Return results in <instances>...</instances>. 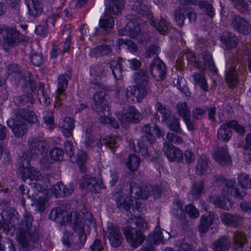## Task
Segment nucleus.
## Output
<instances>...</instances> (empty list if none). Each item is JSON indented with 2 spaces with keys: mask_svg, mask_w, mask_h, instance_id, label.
Returning a JSON list of instances; mask_svg holds the SVG:
<instances>
[{
  "mask_svg": "<svg viewBox=\"0 0 251 251\" xmlns=\"http://www.w3.org/2000/svg\"><path fill=\"white\" fill-rule=\"evenodd\" d=\"M155 108L156 113L154 115V117L158 121L161 119L162 123H164L174 115L172 114L170 107L168 105H164L160 102H156Z\"/></svg>",
  "mask_w": 251,
  "mask_h": 251,
  "instance_id": "17",
  "label": "nucleus"
},
{
  "mask_svg": "<svg viewBox=\"0 0 251 251\" xmlns=\"http://www.w3.org/2000/svg\"><path fill=\"white\" fill-rule=\"evenodd\" d=\"M218 220L214 214L209 213L208 215H202L198 226V231L201 234L207 232L210 226Z\"/></svg>",
  "mask_w": 251,
  "mask_h": 251,
  "instance_id": "20",
  "label": "nucleus"
},
{
  "mask_svg": "<svg viewBox=\"0 0 251 251\" xmlns=\"http://www.w3.org/2000/svg\"><path fill=\"white\" fill-rule=\"evenodd\" d=\"M170 233L164 230L156 229L153 235L149 237L150 242L156 244L164 242L170 238Z\"/></svg>",
  "mask_w": 251,
  "mask_h": 251,
  "instance_id": "36",
  "label": "nucleus"
},
{
  "mask_svg": "<svg viewBox=\"0 0 251 251\" xmlns=\"http://www.w3.org/2000/svg\"><path fill=\"white\" fill-rule=\"evenodd\" d=\"M164 123L171 130L177 134L182 133L179 120L174 115Z\"/></svg>",
  "mask_w": 251,
  "mask_h": 251,
  "instance_id": "42",
  "label": "nucleus"
},
{
  "mask_svg": "<svg viewBox=\"0 0 251 251\" xmlns=\"http://www.w3.org/2000/svg\"><path fill=\"white\" fill-rule=\"evenodd\" d=\"M75 120L74 118L67 117L60 123V127L65 137L69 138L72 136L73 130L75 126Z\"/></svg>",
  "mask_w": 251,
  "mask_h": 251,
  "instance_id": "27",
  "label": "nucleus"
},
{
  "mask_svg": "<svg viewBox=\"0 0 251 251\" xmlns=\"http://www.w3.org/2000/svg\"><path fill=\"white\" fill-rule=\"evenodd\" d=\"M74 190V186L69 184L65 185L60 182L54 185L52 188V191L57 197H60L70 195Z\"/></svg>",
  "mask_w": 251,
  "mask_h": 251,
  "instance_id": "28",
  "label": "nucleus"
},
{
  "mask_svg": "<svg viewBox=\"0 0 251 251\" xmlns=\"http://www.w3.org/2000/svg\"><path fill=\"white\" fill-rule=\"evenodd\" d=\"M176 108L178 115L182 119L190 116L189 108L186 102L177 103Z\"/></svg>",
  "mask_w": 251,
  "mask_h": 251,
  "instance_id": "50",
  "label": "nucleus"
},
{
  "mask_svg": "<svg viewBox=\"0 0 251 251\" xmlns=\"http://www.w3.org/2000/svg\"><path fill=\"white\" fill-rule=\"evenodd\" d=\"M195 85H199L204 92L208 91V85L204 75L199 73H195L192 75Z\"/></svg>",
  "mask_w": 251,
  "mask_h": 251,
  "instance_id": "40",
  "label": "nucleus"
},
{
  "mask_svg": "<svg viewBox=\"0 0 251 251\" xmlns=\"http://www.w3.org/2000/svg\"><path fill=\"white\" fill-rule=\"evenodd\" d=\"M112 48L107 44L100 45L92 49L90 51V55L92 57L107 56L112 53Z\"/></svg>",
  "mask_w": 251,
  "mask_h": 251,
  "instance_id": "30",
  "label": "nucleus"
},
{
  "mask_svg": "<svg viewBox=\"0 0 251 251\" xmlns=\"http://www.w3.org/2000/svg\"><path fill=\"white\" fill-rule=\"evenodd\" d=\"M220 38L222 43L228 50L236 48L239 42L235 34L227 31L223 32Z\"/></svg>",
  "mask_w": 251,
  "mask_h": 251,
  "instance_id": "21",
  "label": "nucleus"
},
{
  "mask_svg": "<svg viewBox=\"0 0 251 251\" xmlns=\"http://www.w3.org/2000/svg\"><path fill=\"white\" fill-rule=\"evenodd\" d=\"M113 195L117 207L121 211H128L133 204V201L129 197H124L122 192H114Z\"/></svg>",
  "mask_w": 251,
  "mask_h": 251,
  "instance_id": "19",
  "label": "nucleus"
},
{
  "mask_svg": "<svg viewBox=\"0 0 251 251\" xmlns=\"http://www.w3.org/2000/svg\"><path fill=\"white\" fill-rule=\"evenodd\" d=\"M228 179H226V178L222 175H217L214 176L212 178V182L213 184L216 185H221L224 184L222 189H221V194L220 195H216L218 197H221V199L224 196L225 189H226V181H228ZM212 196H216V195H212Z\"/></svg>",
  "mask_w": 251,
  "mask_h": 251,
  "instance_id": "44",
  "label": "nucleus"
},
{
  "mask_svg": "<svg viewBox=\"0 0 251 251\" xmlns=\"http://www.w3.org/2000/svg\"><path fill=\"white\" fill-rule=\"evenodd\" d=\"M163 151L170 161L181 162L183 160V153L178 148L175 147L173 144L165 142L163 144Z\"/></svg>",
  "mask_w": 251,
  "mask_h": 251,
  "instance_id": "11",
  "label": "nucleus"
},
{
  "mask_svg": "<svg viewBox=\"0 0 251 251\" xmlns=\"http://www.w3.org/2000/svg\"><path fill=\"white\" fill-rule=\"evenodd\" d=\"M213 251H226L230 247V240L226 236H223L212 245Z\"/></svg>",
  "mask_w": 251,
  "mask_h": 251,
  "instance_id": "32",
  "label": "nucleus"
},
{
  "mask_svg": "<svg viewBox=\"0 0 251 251\" xmlns=\"http://www.w3.org/2000/svg\"><path fill=\"white\" fill-rule=\"evenodd\" d=\"M220 218L223 224L234 227L240 225L243 220L241 216L227 212L222 214Z\"/></svg>",
  "mask_w": 251,
  "mask_h": 251,
  "instance_id": "25",
  "label": "nucleus"
},
{
  "mask_svg": "<svg viewBox=\"0 0 251 251\" xmlns=\"http://www.w3.org/2000/svg\"><path fill=\"white\" fill-rule=\"evenodd\" d=\"M201 58L203 61V64L195 62L194 64V67L201 71H204L207 68L212 72L217 73V68L215 66L212 55L210 53L205 52L201 56Z\"/></svg>",
  "mask_w": 251,
  "mask_h": 251,
  "instance_id": "16",
  "label": "nucleus"
},
{
  "mask_svg": "<svg viewBox=\"0 0 251 251\" xmlns=\"http://www.w3.org/2000/svg\"><path fill=\"white\" fill-rule=\"evenodd\" d=\"M28 237V232L23 230H19L16 236L17 242L23 248H27L29 246Z\"/></svg>",
  "mask_w": 251,
  "mask_h": 251,
  "instance_id": "45",
  "label": "nucleus"
},
{
  "mask_svg": "<svg viewBox=\"0 0 251 251\" xmlns=\"http://www.w3.org/2000/svg\"><path fill=\"white\" fill-rule=\"evenodd\" d=\"M7 73L8 75L14 77H20L22 74V71L17 64L12 63L6 67Z\"/></svg>",
  "mask_w": 251,
  "mask_h": 251,
  "instance_id": "55",
  "label": "nucleus"
},
{
  "mask_svg": "<svg viewBox=\"0 0 251 251\" xmlns=\"http://www.w3.org/2000/svg\"><path fill=\"white\" fill-rule=\"evenodd\" d=\"M133 77L136 85L127 90L126 97L128 101L140 102L151 92L150 77L148 72L143 69L136 72Z\"/></svg>",
  "mask_w": 251,
  "mask_h": 251,
  "instance_id": "2",
  "label": "nucleus"
},
{
  "mask_svg": "<svg viewBox=\"0 0 251 251\" xmlns=\"http://www.w3.org/2000/svg\"><path fill=\"white\" fill-rule=\"evenodd\" d=\"M185 210L186 213L192 219H197L200 215L199 210L193 204H189L186 206Z\"/></svg>",
  "mask_w": 251,
  "mask_h": 251,
  "instance_id": "63",
  "label": "nucleus"
},
{
  "mask_svg": "<svg viewBox=\"0 0 251 251\" xmlns=\"http://www.w3.org/2000/svg\"><path fill=\"white\" fill-rule=\"evenodd\" d=\"M48 201V198L46 196H40L35 201L34 206L37 211L43 212L45 210V204Z\"/></svg>",
  "mask_w": 251,
  "mask_h": 251,
  "instance_id": "62",
  "label": "nucleus"
},
{
  "mask_svg": "<svg viewBox=\"0 0 251 251\" xmlns=\"http://www.w3.org/2000/svg\"><path fill=\"white\" fill-rule=\"evenodd\" d=\"M133 11L142 16H149L150 14V8L148 6L142 3L138 5H133L132 7Z\"/></svg>",
  "mask_w": 251,
  "mask_h": 251,
  "instance_id": "52",
  "label": "nucleus"
},
{
  "mask_svg": "<svg viewBox=\"0 0 251 251\" xmlns=\"http://www.w3.org/2000/svg\"><path fill=\"white\" fill-rule=\"evenodd\" d=\"M107 96L104 91H99L95 93L93 97L92 108L97 113H104L109 109V103Z\"/></svg>",
  "mask_w": 251,
  "mask_h": 251,
  "instance_id": "6",
  "label": "nucleus"
},
{
  "mask_svg": "<svg viewBox=\"0 0 251 251\" xmlns=\"http://www.w3.org/2000/svg\"><path fill=\"white\" fill-rule=\"evenodd\" d=\"M49 218L61 225L68 224V212L60 207L52 209L49 215Z\"/></svg>",
  "mask_w": 251,
  "mask_h": 251,
  "instance_id": "18",
  "label": "nucleus"
},
{
  "mask_svg": "<svg viewBox=\"0 0 251 251\" xmlns=\"http://www.w3.org/2000/svg\"><path fill=\"white\" fill-rule=\"evenodd\" d=\"M105 238H108L111 245L113 247H119L123 240L122 233L119 229L113 225L109 226L105 230L103 231Z\"/></svg>",
  "mask_w": 251,
  "mask_h": 251,
  "instance_id": "10",
  "label": "nucleus"
},
{
  "mask_svg": "<svg viewBox=\"0 0 251 251\" xmlns=\"http://www.w3.org/2000/svg\"><path fill=\"white\" fill-rule=\"evenodd\" d=\"M38 97L41 103L48 105L50 103V98L48 94L44 92V84L43 83H40L38 85Z\"/></svg>",
  "mask_w": 251,
  "mask_h": 251,
  "instance_id": "49",
  "label": "nucleus"
},
{
  "mask_svg": "<svg viewBox=\"0 0 251 251\" xmlns=\"http://www.w3.org/2000/svg\"><path fill=\"white\" fill-rule=\"evenodd\" d=\"M239 78L235 67H231L226 73V82L230 89H233L238 84Z\"/></svg>",
  "mask_w": 251,
  "mask_h": 251,
  "instance_id": "29",
  "label": "nucleus"
},
{
  "mask_svg": "<svg viewBox=\"0 0 251 251\" xmlns=\"http://www.w3.org/2000/svg\"><path fill=\"white\" fill-rule=\"evenodd\" d=\"M213 156L214 160L221 166L229 165L232 162L226 146L216 147L214 149Z\"/></svg>",
  "mask_w": 251,
  "mask_h": 251,
  "instance_id": "13",
  "label": "nucleus"
},
{
  "mask_svg": "<svg viewBox=\"0 0 251 251\" xmlns=\"http://www.w3.org/2000/svg\"><path fill=\"white\" fill-rule=\"evenodd\" d=\"M80 181V184L83 188H88L95 193L99 192L101 188V186L95 177L85 176Z\"/></svg>",
  "mask_w": 251,
  "mask_h": 251,
  "instance_id": "26",
  "label": "nucleus"
},
{
  "mask_svg": "<svg viewBox=\"0 0 251 251\" xmlns=\"http://www.w3.org/2000/svg\"><path fill=\"white\" fill-rule=\"evenodd\" d=\"M123 230L127 242L134 248L142 244L146 239V236L141 229L127 226L125 227Z\"/></svg>",
  "mask_w": 251,
  "mask_h": 251,
  "instance_id": "5",
  "label": "nucleus"
},
{
  "mask_svg": "<svg viewBox=\"0 0 251 251\" xmlns=\"http://www.w3.org/2000/svg\"><path fill=\"white\" fill-rule=\"evenodd\" d=\"M33 218L30 215H27L25 216L22 222V226L20 230H23L28 231L31 230Z\"/></svg>",
  "mask_w": 251,
  "mask_h": 251,
  "instance_id": "61",
  "label": "nucleus"
},
{
  "mask_svg": "<svg viewBox=\"0 0 251 251\" xmlns=\"http://www.w3.org/2000/svg\"><path fill=\"white\" fill-rule=\"evenodd\" d=\"M238 181L241 186L243 188L251 187V178L246 174L242 173L239 175Z\"/></svg>",
  "mask_w": 251,
  "mask_h": 251,
  "instance_id": "56",
  "label": "nucleus"
},
{
  "mask_svg": "<svg viewBox=\"0 0 251 251\" xmlns=\"http://www.w3.org/2000/svg\"><path fill=\"white\" fill-rule=\"evenodd\" d=\"M20 162L21 166L23 168L21 171L22 178L23 181H25L27 178L31 180H39L41 178L42 176L40 171L34 167H30V162H28L27 166L24 165V159L23 158H20Z\"/></svg>",
  "mask_w": 251,
  "mask_h": 251,
  "instance_id": "15",
  "label": "nucleus"
},
{
  "mask_svg": "<svg viewBox=\"0 0 251 251\" xmlns=\"http://www.w3.org/2000/svg\"><path fill=\"white\" fill-rule=\"evenodd\" d=\"M129 191L130 194H135L138 198L147 199L149 196V190L146 185H137L134 182H130Z\"/></svg>",
  "mask_w": 251,
  "mask_h": 251,
  "instance_id": "22",
  "label": "nucleus"
},
{
  "mask_svg": "<svg viewBox=\"0 0 251 251\" xmlns=\"http://www.w3.org/2000/svg\"><path fill=\"white\" fill-rule=\"evenodd\" d=\"M64 151L61 148L54 147L50 151V158L56 161H62L63 159Z\"/></svg>",
  "mask_w": 251,
  "mask_h": 251,
  "instance_id": "51",
  "label": "nucleus"
},
{
  "mask_svg": "<svg viewBox=\"0 0 251 251\" xmlns=\"http://www.w3.org/2000/svg\"><path fill=\"white\" fill-rule=\"evenodd\" d=\"M119 173L117 170H110L106 177L107 183L111 187L114 186L118 181Z\"/></svg>",
  "mask_w": 251,
  "mask_h": 251,
  "instance_id": "53",
  "label": "nucleus"
},
{
  "mask_svg": "<svg viewBox=\"0 0 251 251\" xmlns=\"http://www.w3.org/2000/svg\"><path fill=\"white\" fill-rule=\"evenodd\" d=\"M208 168V159L205 155H201L198 159L196 167V173L199 175H203Z\"/></svg>",
  "mask_w": 251,
  "mask_h": 251,
  "instance_id": "34",
  "label": "nucleus"
},
{
  "mask_svg": "<svg viewBox=\"0 0 251 251\" xmlns=\"http://www.w3.org/2000/svg\"><path fill=\"white\" fill-rule=\"evenodd\" d=\"M233 248L237 250L239 248H242L247 241V236L243 232L237 231L234 234L233 237Z\"/></svg>",
  "mask_w": 251,
  "mask_h": 251,
  "instance_id": "35",
  "label": "nucleus"
},
{
  "mask_svg": "<svg viewBox=\"0 0 251 251\" xmlns=\"http://www.w3.org/2000/svg\"><path fill=\"white\" fill-rule=\"evenodd\" d=\"M131 221L134 223L136 229H141L143 232L148 228L147 223L141 217L135 216L131 219Z\"/></svg>",
  "mask_w": 251,
  "mask_h": 251,
  "instance_id": "58",
  "label": "nucleus"
},
{
  "mask_svg": "<svg viewBox=\"0 0 251 251\" xmlns=\"http://www.w3.org/2000/svg\"><path fill=\"white\" fill-rule=\"evenodd\" d=\"M151 24L155 27H156L157 31L161 34L164 35L166 34L167 30H168V23L167 20L163 18H161L159 21L156 22L153 21H151Z\"/></svg>",
  "mask_w": 251,
  "mask_h": 251,
  "instance_id": "47",
  "label": "nucleus"
},
{
  "mask_svg": "<svg viewBox=\"0 0 251 251\" xmlns=\"http://www.w3.org/2000/svg\"><path fill=\"white\" fill-rule=\"evenodd\" d=\"M70 78L71 76L66 73L61 74L58 76L55 99L56 101H58V104H61L60 101L63 100L66 98L65 91L67 88L68 81Z\"/></svg>",
  "mask_w": 251,
  "mask_h": 251,
  "instance_id": "12",
  "label": "nucleus"
},
{
  "mask_svg": "<svg viewBox=\"0 0 251 251\" xmlns=\"http://www.w3.org/2000/svg\"><path fill=\"white\" fill-rule=\"evenodd\" d=\"M166 138L169 141L168 143L171 144H180L183 142V140L181 137L172 132H168L166 134Z\"/></svg>",
  "mask_w": 251,
  "mask_h": 251,
  "instance_id": "64",
  "label": "nucleus"
},
{
  "mask_svg": "<svg viewBox=\"0 0 251 251\" xmlns=\"http://www.w3.org/2000/svg\"><path fill=\"white\" fill-rule=\"evenodd\" d=\"M14 114L15 120H7V124L16 137H22L27 132V126L24 121H27L31 125L39 124L37 115L32 111L19 108L15 111Z\"/></svg>",
  "mask_w": 251,
  "mask_h": 251,
  "instance_id": "1",
  "label": "nucleus"
},
{
  "mask_svg": "<svg viewBox=\"0 0 251 251\" xmlns=\"http://www.w3.org/2000/svg\"><path fill=\"white\" fill-rule=\"evenodd\" d=\"M5 36L4 37L5 42L9 45L14 46L19 41V32L13 29L5 30Z\"/></svg>",
  "mask_w": 251,
  "mask_h": 251,
  "instance_id": "37",
  "label": "nucleus"
},
{
  "mask_svg": "<svg viewBox=\"0 0 251 251\" xmlns=\"http://www.w3.org/2000/svg\"><path fill=\"white\" fill-rule=\"evenodd\" d=\"M125 29L127 36L134 38L139 33L140 27L139 23L135 21H130L126 25Z\"/></svg>",
  "mask_w": 251,
  "mask_h": 251,
  "instance_id": "39",
  "label": "nucleus"
},
{
  "mask_svg": "<svg viewBox=\"0 0 251 251\" xmlns=\"http://www.w3.org/2000/svg\"><path fill=\"white\" fill-rule=\"evenodd\" d=\"M127 168L131 171H135L140 165V159L135 154H130L126 162Z\"/></svg>",
  "mask_w": 251,
  "mask_h": 251,
  "instance_id": "46",
  "label": "nucleus"
},
{
  "mask_svg": "<svg viewBox=\"0 0 251 251\" xmlns=\"http://www.w3.org/2000/svg\"><path fill=\"white\" fill-rule=\"evenodd\" d=\"M120 140V137L117 136H115L114 137L106 136L100 139L101 146L105 145L111 150L117 147V144Z\"/></svg>",
  "mask_w": 251,
  "mask_h": 251,
  "instance_id": "43",
  "label": "nucleus"
},
{
  "mask_svg": "<svg viewBox=\"0 0 251 251\" xmlns=\"http://www.w3.org/2000/svg\"><path fill=\"white\" fill-rule=\"evenodd\" d=\"M30 15L36 17L43 12V5L39 0H25Z\"/></svg>",
  "mask_w": 251,
  "mask_h": 251,
  "instance_id": "23",
  "label": "nucleus"
},
{
  "mask_svg": "<svg viewBox=\"0 0 251 251\" xmlns=\"http://www.w3.org/2000/svg\"><path fill=\"white\" fill-rule=\"evenodd\" d=\"M150 72L152 76L156 81H161L166 78V66L158 57L155 58L151 63Z\"/></svg>",
  "mask_w": 251,
  "mask_h": 251,
  "instance_id": "7",
  "label": "nucleus"
},
{
  "mask_svg": "<svg viewBox=\"0 0 251 251\" xmlns=\"http://www.w3.org/2000/svg\"><path fill=\"white\" fill-rule=\"evenodd\" d=\"M124 4V0H110L105 10V16L111 17L112 15L118 14L121 12Z\"/></svg>",
  "mask_w": 251,
  "mask_h": 251,
  "instance_id": "24",
  "label": "nucleus"
},
{
  "mask_svg": "<svg viewBox=\"0 0 251 251\" xmlns=\"http://www.w3.org/2000/svg\"><path fill=\"white\" fill-rule=\"evenodd\" d=\"M187 7L183 6H179L175 10L174 14L175 21L179 25H184Z\"/></svg>",
  "mask_w": 251,
  "mask_h": 251,
  "instance_id": "41",
  "label": "nucleus"
},
{
  "mask_svg": "<svg viewBox=\"0 0 251 251\" xmlns=\"http://www.w3.org/2000/svg\"><path fill=\"white\" fill-rule=\"evenodd\" d=\"M114 23V19L112 17H110L106 19H100L99 25L104 30L108 31L112 28Z\"/></svg>",
  "mask_w": 251,
  "mask_h": 251,
  "instance_id": "59",
  "label": "nucleus"
},
{
  "mask_svg": "<svg viewBox=\"0 0 251 251\" xmlns=\"http://www.w3.org/2000/svg\"><path fill=\"white\" fill-rule=\"evenodd\" d=\"M110 67L115 78L121 79L122 76V65L117 60L112 61L110 63Z\"/></svg>",
  "mask_w": 251,
  "mask_h": 251,
  "instance_id": "48",
  "label": "nucleus"
},
{
  "mask_svg": "<svg viewBox=\"0 0 251 251\" xmlns=\"http://www.w3.org/2000/svg\"><path fill=\"white\" fill-rule=\"evenodd\" d=\"M155 142V138L153 136L150 137L147 135H144L141 137L138 143V147H143L148 148L152 145Z\"/></svg>",
  "mask_w": 251,
  "mask_h": 251,
  "instance_id": "57",
  "label": "nucleus"
},
{
  "mask_svg": "<svg viewBox=\"0 0 251 251\" xmlns=\"http://www.w3.org/2000/svg\"><path fill=\"white\" fill-rule=\"evenodd\" d=\"M88 156L84 151L79 150L76 154L75 162L77 164L79 169L82 173H85L87 171L86 163L87 161Z\"/></svg>",
  "mask_w": 251,
  "mask_h": 251,
  "instance_id": "38",
  "label": "nucleus"
},
{
  "mask_svg": "<svg viewBox=\"0 0 251 251\" xmlns=\"http://www.w3.org/2000/svg\"><path fill=\"white\" fill-rule=\"evenodd\" d=\"M205 182L203 180H199L194 183L190 191V194L194 199L198 200L205 193Z\"/></svg>",
  "mask_w": 251,
  "mask_h": 251,
  "instance_id": "33",
  "label": "nucleus"
},
{
  "mask_svg": "<svg viewBox=\"0 0 251 251\" xmlns=\"http://www.w3.org/2000/svg\"><path fill=\"white\" fill-rule=\"evenodd\" d=\"M230 25L239 33L247 35L251 32L249 22L239 15H234L230 20Z\"/></svg>",
  "mask_w": 251,
  "mask_h": 251,
  "instance_id": "8",
  "label": "nucleus"
},
{
  "mask_svg": "<svg viewBox=\"0 0 251 251\" xmlns=\"http://www.w3.org/2000/svg\"><path fill=\"white\" fill-rule=\"evenodd\" d=\"M68 224L70 223L75 230L80 229L78 233L79 241L82 245H84L86 240V235L82 230L81 215L76 211H72L68 213Z\"/></svg>",
  "mask_w": 251,
  "mask_h": 251,
  "instance_id": "9",
  "label": "nucleus"
},
{
  "mask_svg": "<svg viewBox=\"0 0 251 251\" xmlns=\"http://www.w3.org/2000/svg\"><path fill=\"white\" fill-rule=\"evenodd\" d=\"M230 128L229 121H226V123L222 124L218 131V138L224 142L228 141L232 136Z\"/></svg>",
  "mask_w": 251,
  "mask_h": 251,
  "instance_id": "31",
  "label": "nucleus"
},
{
  "mask_svg": "<svg viewBox=\"0 0 251 251\" xmlns=\"http://www.w3.org/2000/svg\"><path fill=\"white\" fill-rule=\"evenodd\" d=\"M28 149L22 153L20 158L24 159V165L27 166L28 162L33 158L37 157L38 153L43 154L48 149V144L47 141L41 138L30 137L27 140Z\"/></svg>",
  "mask_w": 251,
  "mask_h": 251,
  "instance_id": "4",
  "label": "nucleus"
},
{
  "mask_svg": "<svg viewBox=\"0 0 251 251\" xmlns=\"http://www.w3.org/2000/svg\"><path fill=\"white\" fill-rule=\"evenodd\" d=\"M142 114L134 106H129L125 109L119 118L122 122L138 123L142 119Z\"/></svg>",
  "mask_w": 251,
  "mask_h": 251,
  "instance_id": "14",
  "label": "nucleus"
},
{
  "mask_svg": "<svg viewBox=\"0 0 251 251\" xmlns=\"http://www.w3.org/2000/svg\"><path fill=\"white\" fill-rule=\"evenodd\" d=\"M43 119L47 125L49 126V127L52 129L54 124L53 112L49 109L45 110L44 112Z\"/></svg>",
  "mask_w": 251,
  "mask_h": 251,
  "instance_id": "60",
  "label": "nucleus"
},
{
  "mask_svg": "<svg viewBox=\"0 0 251 251\" xmlns=\"http://www.w3.org/2000/svg\"><path fill=\"white\" fill-rule=\"evenodd\" d=\"M235 181L234 179H228L226 181V189H225L224 196L218 197L216 196H209L210 201L219 207L227 210L231 207L230 202L226 198L228 195L233 196L235 198L239 199H243L246 195L245 188L242 187H234Z\"/></svg>",
  "mask_w": 251,
  "mask_h": 251,
  "instance_id": "3",
  "label": "nucleus"
},
{
  "mask_svg": "<svg viewBox=\"0 0 251 251\" xmlns=\"http://www.w3.org/2000/svg\"><path fill=\"white\" fill-rule=\"evenodd\" d=\"M199 7L201 9H205V14L212 18L214 17L215 13L212 5L206 1H200L199 2Z\"/></svg>",
  "mask_w": 251,
  "mask_h": 251,
  "instance_id": "54",
  "label": "nucleus"
}]
</instances>
